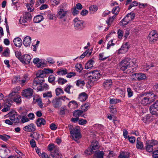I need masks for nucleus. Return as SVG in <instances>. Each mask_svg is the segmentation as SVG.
I'll list each match as a JSON object with an SVG mask.
<instances>
[{
	"label": "nucleus",
	"instance_id": "obj_1",
	"mask_svg": "<svg viewBox=\"0 0 158 158\" xmlns=\"http://www.w3.org/2000/svg\"><path fill=\"white\" fill-rule=\"evenodd\" d=\"M131 59L129 58H127L122 60L119 63L120 69L123 71L124 73L130 74L131 73H132L131 70L133 69L131 68Z\"/></svg>",
	"mask_w": 158,
	"mask_h": 158
},
{
	"label": "nucleus",
	"instance_id": "obj_2",
	"mask_svg": "<svg viewBox=\"0 0 158 158\" xmlns=\"http://www.w3.org/2000/svg\"><path fill=\"white\" fill-rule=\"evenodd\" d=\"M68 127L71 136L75 141L78 143V139L81 137V135L80 133L79 129L77 127H74L71 124L69 125Z\"/></svg>",
	"mask_w": 158,
	"mask_h": 158
},
{
	"label": "nucleus",
	"instance_id": "obj_3",
	"mask_svg": "<svg viewBox=\"0 0 158 158\" xmlns=\"http://www.w3.org/2000/svg\"><path fill=\"white\" fill-rule=\"evenodd\" d=\"M99 145L98 142L96 140H94L92 143L90 147L88 148L85 151L84 154L86 156L90 155L93 152H95L94 151L99 149Z\"/></svg>",
	"mask_w": 158,
	"mask_h": 158
},
{
	"label": "nucleus",
	"instance_id": "obj_4",
	"mask_svg": "<svg viewBox=\"0 0 158 158\" xmlns=\"http://www.w3.org/2000/svg\"><path fill=\"white\" fill-rule=\"evenodd\" d=\"M53 72V70L50 69H44L43 70H39L37 72L36 77L35 78H36V79H37L38 80L43 79L44 81V78L46 77V75L50 73H52Z\"/></svg>",
	"mask_w": 158,
	"mask_h": 158
},
{
	"label": "nucleus",
	"instance_id": "obj_5",
	"mask_svg": "<svg viewBox=\"0 0 158 158\" xmlns=\"http://www.w3.org/2000/svg\"><path fill=\"white\" fill-rule=\"evenodd\" d=\"M91 73L92 75L88 76L89 79L88 83L89 85L92 86L94 82L100 77L101 75L99 71L97 70H94Z\"/></svg>",
	"mask_w": 158,
	"mask_h": 158
},
{
	"label": "nucleus",
	"instance_id": "obj_6",
	"mask_svg": "<svg viewBox=\"0 0 158 158\" xmlns=\"http://www.w3.org/2000/svg\"><path fill=\"white\" fill-rule=\"evenodd\" d=\"M158 145V141L152 139L148 140L146 141L145 148L147 152L150 153L152 152L154 146Z\"/></svg>",
	"mask_w": 158,
	"mask_h": 158
},
{
	"label": "nucleus",
	"instance_id": "obj_7",
	"mask_svg": "<svg viewBox=\"0 0 158 158\" xmlns=\"http://www.w3.org/2000/svg\"><path fill=\"white\" fill-rule=\"evenodd\" d=\"M135 16V14L133 12L128 13L120 22L121 25L125 27L129 22L132 20Z\"/></svg>",
	"mask_w": 158,
	"mask_h": 158
},
{
	"label": "nucleus",
	"instance_id": "obj_8",
	"mask_svg": "<svg viewBox=\"0 0 158 158\" xmlns=\"http://www.w3.org/2000/svg\"><path fill=\"white\" fill-rule=\"evenodd\" d=\"M75 29L78 31H81L85 27L84 21L79 20V18H76L73 20Z\"/></svg>",
	"mask_w": 158,
	"mask_h": 158
},
{
	"label": "nucleus",
	"instance_id": "obj_9",
	"mask_svg": "<svg viewBox=\"0 0 158 158\" xmlns=\"http://www.w3.org/2000/svg\"><path fill=\"white\" fill-rule=\"evenodd\" d=\"M150 113L158 117V100L156 101L149 107Z\"/></svg>",
	"mask_w": 158,
	"mask_h": 158
},
{
	"label": "nucleus",
	"instance_id": "obj_10",
	"mask_svg": "<svg viewBox=\"0 0 158 158\" xmlns=\"http://www.w3.org/2000/svg\"><path fill=\"white\" fill-rule=\"evenodd\" d=\"M32 16L31 14L28 12H24L23 17H21L19 20V22L21 24L27 23V21H30L31 19Z\"/></svg>",
	"mask_w": 158,
	"mask_h": 158
},
{
	"label": "nucleus",
	"instance_id": "obj_11",
	"mask_svg": "<svg viewBox=\"0 0 158 158\" xmlns=\"http://www.w3.org/2000/svg\"><path fill=\"white\" fill-rule=\"evenodd\" d=\"M13 111H10L9 113V116L10 117V119L13 123H18L19 122V120L21 118L20 115L17 114H13Z\"/></svg>",
	"mask_w": 158,
	"mask_h": 158
},
{
	"label": "nucleus",
	"instance_id": "obj_12",
	"mask_svg": "<svg viewBox=\"0 0 158 158\" xmlns=\"http://www.w3.org/2000/svg\"><path fill=\"white\" fill-rule=\"evenodd\" d=\"M148 39L152 43L155 42L158 40V34L155 31H152L149 33Z\"/></svg>",
	"mask_w": 158,
	"mask_h": 158
},
{
	"label": "nucleus",
	"instance_id": "obj_13",
	"mask_svg": "<svg viewBox=\"0 0 158 158\" xmlns=\"http://www.w3.org/2000/svg\"><path fill=\"white\" fill-rule=\"evenodd\" d=\"M131 76L133 77V80H134L140 81L144 80L146 78V75L142 73H133Z\"/></svg>",
	"mask_w": 158,
	"mask_h": 158
},
{
	"label": "nucleus",
	"instance_id": "obj_14",
	"mask_svg": "<svg viewBox=\"0 0 158 158\" xmlns=\"http://www.w3.org/2000/svg\"><path fill=\"white\" fill-rule=\"evenodd\" d=\"M33 93V90L31 88H29L23 90L22 95L27 98H29L32 97Z\"/></svg>",
	"mask_w": 158,
	"mask_h": 158
},
{
	"label": "nucleus",
	"instance_id": "obj_15",
	"mask_svg": "<svg viewBox=\"0 0 158 158\" xmlns=\"http://www.w3.org/2000/svg\"><path fill=\"white\" fill-rule=\"evenodd\" d=\"M53 106L55 108H59L62 105V102L58 98L54 99L52 101Z\"/></svg>",
	"mask_w": 158,
	"mask_h": 158
},
{
	"label": "nucleus",
	"instance_id": "obj_16",
	"mask_svg": "<svg viewBox=\"0 0 158 158\" xmlns=\"http://www.w3.org/2000/svg\"><path fill=\"white\" fill-rule=\"evenodd\" d=\"M31 56L28 54H25L23 56L22 58L20 60L23 64H28L30 63L31 60Z\"/></svg>",
	"mask_w": 158,
	"mask_h": 158
},
{
	"label": "nucleus",
	"instance_id": "obj_17",
	"mask_svg": "<svg viewBox=\"0 0 158 158\" xmlns=\"http://www.w3.org/2000/svg\"><path fill=\"white\" fill-rule=\"evenodd\" d=\"M50 155L53 158H62V155L59 152L58 148H55L54 150Z\"/></svg>",
	"mask_w": 158,
	"mask_h": 158
},
{
	"label": "nucleus",
	"instance_id": "obj_18",
	"mask_svg": "<svg viewBox=\"0 0 158 158\" xmlns=\"http://www.w3.org/2000/svg\"><path fill=\"white\" fill-rule=\"evenodd\" d=\"M150 98L147 96L141 97V94L139 99H140L141 103L144 106H146L149 104L151 102V100H150Z\"/></svg>",
	"mask_w": 158,
	"mask_h": 158
},
{
	"label": "nucleus",
	"instance_id": "obj_19",
	"mask_svg": "<svg viewBox=\"0 0 158 158\" xmlns=\"http://www.w3.org/2000/svg\"><path fill=\"white\" fill-rule=\"evenodd\" d=\"M147 96L150 98V99L152 98V100L154 101L155 100L158 98V96L155 94L153 92H151L148 93H144L141 94V97Z\"/></svg>",
	"mask_w": 158,
	"mask_h": 158
},
{
	"label": "nucleus",
	"instance_id": "obj_20",
	"mask_svg": "<svg viewBox=\"0 0 158 158\" xmlns=\"http://www.w3.org/2000/svg\"><path fill=\"white\" fill-rule=\"evenodd\" d=\"M23 130L26 131L32 132L34 131L35 130V126L34 123H31L27 126H25L23 127Z\"/></svg>",
	"mask_w": 158,
	"mask_h": 158
},
{
	"label": "nucleus",
	"instance_id": "obj_21",
	"mask_svg": "<svg viewBox=\"0 0 158 158\" xmlns=\"http://www.w3.org/2000/svg\"><path fill=\"white\" fill-rule=\"evenodd\" d=\"M112 81L111 79L105 80L103 84V86L106 89H109L112 85Z\"/></svg>",
	"mask_w": 158,
	"mask_h": 158
},
{
	"label": "nucleus",
	"instance_id": "obj_22",
	"mask_svg": "<svg viewBox=\"0 0 158 158\" xmlns=\"http://www.w3.org/2000/svg\"><path fill=\"white\" fill-rule=\"evenodd\" d=\"M31 40V37L28 36L24 38L23 40V44L25 47H27L30 46Z\"/></svg>",
	"mask_w": 158,
	"mask_h": 158
},
{
	"label": "nucleus",
	"instance_id": "obj_23",
	"mask_svg": "<svg viewBox=\"0 0 158 158\" xmlns=\"http://www.w3.org/2000/svg\"><path fill=\"white\" fill-rule=\"evenodd\" d=\"M15 45L18 47L20 48L22 45V41L21 39L19 38H15L13 40Z\"/></svg>",
	"mask_w": 158,
	"mask_h": 158
},
{
	"label": "nucleus",
	"instance_id": "obj_24",
	"mask_svg": "<svg viewBox=\"0 0 158 158\" xmlns=\"http://www.w3.org/2000/svg\"><path fill=\"white\" fill-rule=\"evenodd\" d=\"M67 11L64 10L63 9H60L58 12L57 16L60 19L64 18L66 14Z\"/></svg>",
	"mask_w": 158,
	"mask_h": 158
},
{
	"label": "nucleus",
	"instance_id": "obj_25",
	"mask_svg": "<svg viewBox=\"0 0 158 158\" xmlns=\"http://www.w3.org/2000/svg\"><path fill=\"white\" fill-rule=\"evenodd\" d=\"M46 121L44 119L42 118H39L37 119L36 123L38 127H40L42 125H44Z\"/></svg>",
	"mask_w": 158,
	"mask_h": 158
},
{
	"label": "nucleus",
	"instance_id": "obj_26",
	"mask_svg": "<svg viewBox=\"0 0 158 158\" xmlns=\"http://www.w3.org/2000/svg\"><path fill=\"white\" fill-rule=\"evenodd\" d=\"M140 138L138 137L136 140V147L137 149L142 150L143 149V142L140 141Z\"/></svg>",
	"mask_w": 158,
	"mask_h": 158
},
{
	"label": "nucleus",
	"instance_id": "obj_27",
	"mask_svg": "<svg viewBox=\"0 0 158 158\" xmlns=\"http://www.w3.org/2000/svg\"><path fill=\"white\" fill-rule=\"evenodd\" d=\"M88 96L85 92L80 94L78 98V100L81 102L85 101L88 98Z\"/></svg>",
	"mask_w": 158,
	"mask_h": 158
},
{
	"label": "nucleus",
	"instance_id": "obj_28",
	"mask_svg": "<svg viewBox=\"0 0 158 158\" xmlns=\"http://www.w3.org/2000/svg\"><path fill=\"white\" fill-rule=\"evenodd\" d=\"M49 88L48 85L46 84H44L42 85L41 83L40 84V85L37 87V89L38 91H42L44 90H46Z\"/></svg>",
	"mask_w": 158,
	"mask_h": 158
},
{
	"label": "nucleus",
	"instance_id": "obj_29",
	"mask_svg": "<svg viewBox=\"0 0 158 158\" xmlns=\"http://www.w3.org/2000/svg\"><path fill=\"white\" fill-rule=\"evenodd\" d=\"M128 45L127 43H126L124 44H123L121 48L119 49L118 50V52L119 53H122L124 52L123 51H127L128 49L129 48Z\"/></svg>",
	"mask_w": 158,
	"mask_h": 158
},
{
	"label": "nucleus",
	"instance_id": "obj_30",
	"mask_svg": "<svg viewBox=\"0 0 158 158\" xmlns=\"http://www.w3.org/2000/svg\"><path fill=\"white\" fill-rule=\"evenodd\" d=\"M93 59H94L93 58H92L88 60L85 64V67L86 69H88L93 67V64L94 62V61L93 60Z\"/></svg>",
	"mask_w": 158,
	"mask_h": 158
},
{
	"label": "nucleus",
	"instance_id": "obj_31",
	"mask_svg": "<svg viewBox=\"0 0 158 158\" xmlns=\"http://www.w3.org/2000/svg\"><path fill=\"white\" fill-rule=\"evenodd\" d=\"M83 113V111L80 110H75L73 113V116L75 117H77L78 118L80 116L84 117V115H81Z\"/></svg>",
	"mask_w": 158,
	"mask_h": 158
},
{
	"label": "nucleus",
	"instance_id": "obj_32",
	"mask_svg": "<svg viewBox=\"0 0 158 158\" xmlns=\"http://www.w3.org/2000/svg\"><path fill=\"white\" fill-rule=\"evenodd\" d=\"M96 151H95V153L94 156V158H103L104 153L103 151H101L99 152H96Z\"/></svg>",
	"mask_w": 158,
	"mask_h": 158
},
{
	"label": "nucleus",
	"instance_id": "obj_33",
	"mask_svg": "<svg viewBox=\"0 0 158 158\" xmlns=\"http://www.w3.org/2000/svg\"><path fill=\"white\" fill-rule=\"evenodd\" d=\"M7 151H10L9 149H0V156L2 158H5L8 155Z\"/></svg>",
	"mask_w": 158,
	"mask_h": 158
},
{
	"label": "nucleus",
	"instance_id": "obj_34",
	"mask_svg": "<svg viewBox=\"0 0 158 158\" xmlns=\"http://www.w3.org/2000/svg\"><path fill=\"white\" fill-rule=\"evenodd\" d=\"M6 106H4V108L2 109V111L3 112H6L10 109V107L11 104L10 103L8 99L6 100Z\"/></svg>",
	"mask_w": 158,
	"mask_h": 158
},
{
	"label": "nucleus",
	"instance_id": "obj_35",
	"mask_svg": "<svg viewBox=\"0 0 158 158\" xmlns=\"http://www.w3.org/2000/svg\"><path fill=\"white\" fill-rule=\"evenodd\" d=\"M44 82V80H38L35 78L34 81L33 83V88L34 89H36V87L39 84H40Z\"/></svg>",
	"mask_w": 158,
	"mask_h": 158
},
{
	"label": "nucleus",
	"instance_id": "obj_36",
	"mask_svg": "<svg viewBox=\"0 0 158 158\" xmlns=\"http://www.w3.org/2000/svg\"><path fill=\"white\" fill-rule=\"evenodd\" d=\"M44 18L43 16L40 15H38L34 18V21L35 23H39L41 21L43 20Z\"/></svg>",
	"mask_w": 158,
	"mask_h": 158
},
{
	"label": "nucleus",
	"instance_id": "obj_37",
	"mask_svg": "<svg viewBox=\"0 0 158 158\" xmlns=\"http://www.w3.org/2000/svg\"><path fill=\"white\" fill-rule=\"evenodd\" d=\"M130 153L128 152H122L118 156L119 158H129Z\"/></svg>",
	"mask_w": 158,
	"mask_h": 158
},
{
	"label": "nucleus",
	"instance_id": "obj_38",
	"mask_svg": "<svg viewBox=\"0 0 158 158\" xmlns=\"http://www.w3.org/2000/svg\"><path fill=\"white\" fill-rule=\"evenodd\" d=\"M57 74L59 75H63L67 74V70L66 69H60V70L56 72Z\"/></svg>",
	"mask_w": 158,
	"mask_h": 158
},
{
	"label": "nucleus",
	"instance_id": "obj_39",
	"mask_svg": "<svg viewBox=\"0 0 158 158\" xmlns=\"http://www.w3.org/2000/svg\"><path fill=\"white\" fill-rule=\"evenodd\" d=\"M55 79V77L52 75H51L48 77V81L50 83H52L53 85H55V82L54 81Z\"/></svg>",
	"mask_w": 158,
	"mask_h": 158
},
{
	"label": "nucleus",
	"instance_id": "obj_40",
	"mask_svg": "<svg viewBox=\"0 0 158 158\" xmlns=\"http://www.w3.org/2000/svg\"><path fill=\"white\" fill-rule=\"evenodd\" d=\"M57 82L59 84L63 85L65 83H66L67 81L66 79L60 77H58V78L57 81L56 82Z\"/></svg>",
	"mask_w": 158,
	"mask_h": 158
},
{
	"label": "nucleus",
	"instance_id": "obj_41",
	"mask_svg": "<svg viewBox=\"0 0 158 158\" xmlns=\"http://www.w3.org/2000/svg\"><path fill=\"white\" fill-rule=\"evenodd\" d=\"M121 101L119 99L110 98V104H114L120 102Z\"/></svg>",
	"mask_w": 158,
	"mask_h": 158
},
{
	"label": "nucleus",
	"instance_id": "obj_42",
	"mask_svg": "<svg viewBox=\"0 0 158 158\" xmlns=\"http://www.w3.org/2000/svg\"><path fill=\"white\" fill-rule=\"evenodd\" d=\"M75 68L76 70L79 73L81 72L83 70V67L81 64H77L75 65Z\"/></svg>",
	"mask_w": 158,
	"mask_h": 158
},
{
	"label": "nucleus",
	"instance_id": "obj_43",
	"mask_svg": "<svg viewBox=\"0 0 158 158\" xmlns=\"http://www.w3.org/2000/svg\"><path fill=\"white\" fill-rule=\"evenodd\" d=\"M43 96L44 98H52V94L51 91H47L44 93L43 94Z\"/></svg>",
	"mask_w": 158,
	"mask_h": 158
},
{
	"label": "nucleus",
	"instance_id": "obj_44",
	"mask_svg": "<svg viewBox=\"0 0 158 158\" xmlns=\"http://www.w3.org/2000/svg\"><path fill=\"white\" fill-rule=\"evenodd\" d=\"M85 84V83L84 80H78L76 81V85L78 86H83Z\"/></svg>",
	"mask_w": 158,
	"mask_h": 158
},
{
	"label": "nucleus",
	"instance_id": "obj_45",
	"mask_svg": "<svg viewBox=\"0 0 158 158\" xmlns=\"http://www.w3.org/2000/svg\"><path fill=\"white\" fill-rule=\"evenodd\" d=\"M56 94L57 96H58L61 94H64V92L62 89L61 88H57L55 90Z\"/></svg>",
	"mask_w": 158,
	"mask_h": 158
},
{
	"label": "nucleus",
	"instance_id": "obj_46",
	"mask_svg": "<svg viewBox=\"0 0 158 158\" xmlns=\"http://www.w3.org/2000/svg\"><path fill=\"white\" fill-rule=\"evenodd\" d=\"M127 96L130 98L133 96V92L132 90L130 88H127Z\"/></svg>",
	"mask_w": 158,
	"mask_h": 158
},
{
	"label": "nucleus",
	"instance_id": "obj_47",
	"mask_svg": "<svg viewBox=\"0 0 158 158\" xmlns=\"http://www.w3.org/2000/svg\"><path fill=\"white\" fill-rule=\"evenodd\" d=\"M10 136L6 135H0V139L4 141L7 140L8 139H10Z\"/></svg>",
	"mask_w": 158,
	"mask_h": 158
},
{
	"label": "nucleus",
	"instance_id": "obj_48",
	"mask_svg": "<svg viewBox=\"0 0 158 158\" xmlns=\"http://www.w3.org/2000/svg\"><path fill=\"white\" fill-rule=\"evenodd\" d=\"M15 54L16 57L20 61V60L23 57V56H21V53L20 52L17 51L15 52Z\"/></svg>",
	"mask_w": 158,
	"mask_h": 158
},
{
	"label": "nucleus",
	"instance_id": "obj_49",
	"mask_svg": "<svg viewBox=\"0 0 158 158\" xmlns=\"http://www.w3.org/2000/svg\"><path fill=\"white\" fill-rule=\"evenodd\" d=\"M120 9L118 6H117L114 8L112 10V12L113 14H115V15H117L119 12Z\"/></svg>",
	"mask_w": 158,
	"mask_h": 158
},
{
	"label": "nucleus",
	"instance_id": "obj_50",
	"mask_svg": "<svg viewBox=\"0 0 158 158\" xmlns=\"http://www.w3.org/2000/svg\"><path fill=\"white\" fill-rule=\"evenodd\" d=\"M72 87V85H67L65 87L64 90L65 92L68 94H70V89Z\"/></svg>",
	"mask_w": 158,
	"mask_h": 158
},
{
	"label": "nucleus",
	"instance_id": "obj_51",
	"mask_svg": "<svg viewBox=\"0 0 158 158\" xmlns=\"http://www.w3.org/2000/svg\"><path fill=\"white\" fill-rule=\"evenodd\" d=\"M33 134H34L33 139L36 140H38L40 137V134L37 132H34Z\"/></svg>",
	"mask_w": 158,
	"mask_h": 158
},
{
	"label": "nucleus",
	"instance_id": "obj_52",
	"mask_svg": "<svg viewBox=\"0 0 158 158\" xmlns=\"http://www.w3.org/2000/svg\"><path fill=\"white\" fill-rule=\"evenodd\" d=\"M26 6L28 10L30 12H32L34 10V8L31 4H27Z\"/></svg>",
	"mask_w": 158,
	"mask_h": 158
},
{
	"label": "nucleus",
	"instance_id": "obj_53",
	"mask_svg": "<svg viewBox=\"0 0 158 158\" xmlns=\"http://www.w3.org/2000/svg\"><path fill=\"white\" fill-rule=\"evenodd\" d=\"M81 108L82 110H83L85 112L89 108V107L86 104H84L81 106Z\"/></svg>",
	"mask_w": 158,
	"mask_h": 158
},
{
	"label": "nucleus",
	"instance_id": "obj_54",
	"mask_svg": "<svg viewBox=\"0 0 158 158\" xmlns=\"http://www.w3.org/2000/svg\"><path fill=\"white\" fill-rule=\"evenodd\" d=\"M103 53H102L99 54V58L100 60L103 61L106 59L108 58V56L103 57Z\"/></svg>",
	"mask_w": 158,
	"mask_h": 158
},
{
	"label": "nucleus",
	"instance_id": "obj_55",
	"mask_svg": "<svg viewBox=\"0 0 158 158\" xmlns=\"http://www.w3.org/2000/svg\"><path fill=\"white\" fill-rule=\"evenodd\" d=\"M138 4V3L136 1H134L132 2V3H131L129 6L128 8V10L131 9L133 6H137Z\"/></svg>",
	"mask_w": 158,
	"mask_h": 158
},
{
	"label": "nucleus",
	"instance_id": "obj_56",
	"mask_svg": "<svg viewBox=\"0 0 158 158\" xmlns=\"http://www.w3.org/2000/svg\"><path fill=\"white\" fill-rule=\"evenodd\" d=\"M98 7L94 5L91 6L89 7V10L91 11L95 12L96 11L98 10Z\"/></svg>",
	"mask_w": 158,
	"mask_h": 158
},
{
	"label": "nucleus",
	"instance_id": "obj_57",
	"mask_svg": "<svg viewBox=\"0 0 158 158\" xmlns=\"http://www.w3.org/2000/svg\"><path fill=\"white\" fill-rule=\"evenodd\" d=\"M66 110V108L62 106L61 108V109L60 111L59 114L62 116L64 115L65 114V110Z\"/></svg>",
	"mask_w": 158,
	"mask_h": 158
},
{
	"label": "nucleus",
	"instance_id": "obj_58",
	"mask_svg": "<svg viewBox=\"0 0 158 158\" xmlns=\"http://www.w3.org/2000/svg\"><path fill=\"white\" fill-rule=\"evenodd\" d=\"M45 64H46L44 62H42L41 61H40L37 64L36 66L38 68H40L44 67Z\"/></svg>",
	"mask_w": 158,
	"mask_h": 158
},
{
	"label": "nucleus",
	"instance_id": "obj_59",
	"mask_svg": "<svg viewBox=\"0 0 158 158\" xmlns=\"http://www.w3.org/2000/svg\"><path fill=\"white\" fill-rule=\"evenodd\" d=\"M56 147H54V145L53 144H50L48 146V151L51 152L52 150H54V148Z\"/></svg>",
	"mask_w": 158,
	"mask_h": 158
},
{
	"label": "nucleus",
	"instance_id": "obj_60",
	"mask_svg": "<svg viewBox=\"0 0 158 158\" xmlns=\"http://www.w3.org/2000/svg\"><path fill=\"white\" fill-rule=\"evenodd\" d=\"M35 102H37L38 105L40 108L43 107V104L42 103V101L41 99L37 98L35 100Z\"/></svg>",
	"mask_w": 158,
	"mask_h": 158
},
{
	"label": "nucleus",
	"instance_id": "obj_61",
	"mask_svg": "<svg viewBox=\"0 0 158 158\" xmlns=\"http://www.w3.org/2000/svg\"><path fill=\"white\" fill-rule=\"evenodd\" d=\"M87 121L86 119H80L78 121V123L80 125H84L87 123Z\"/></svg>",
	"mask_w": 158,
	"mask_h": 158
},
{
	"label": "nucleus",
	"instance_id": "obj_62",
	"mask_svg": "<svg viewBox=\"0 0 158 158\" xmlns=\"http://www.w3.org/2000/svg\"><path fill=\"white\" fill-rule=\"evenodd\" d=\"M123 31L119 29L118 31V37L119 39H121L123 37Z\"/></svg>",
	"mask_w": 158,
	"mask_h": 158
},
{
	"label": "nucleus",
	"instance_id": "obj_63",
	"mask_svg": "<svg viewBox=\"0 0 158 158\" xmlns=\"http://www.w3.org/2000/svg\"><path fill=\"white\" fill-rule=\"evenodd\" d=\"M13 100L17 103H19L21 101V97L19 96L15 97L14 98Z\"/></svg>",
	"mask_w": 158,
	"mask_h": 158
},
{
	"label": "nucleus",
	"instance_id": "obj_64",
	"mask_svg": "<svg viewBox=\"0 0 158 158\" xmlns=\"http://www.w3.org/2000/svg\"><path fill=\"white\" fill-rule=\"evenodd\" d=\"M152 157L153 158H158V150L152 152Z\"/></svg>",
	"mask_w": 158,
	"mask_h": 158
}]
</instances>
